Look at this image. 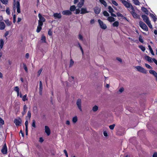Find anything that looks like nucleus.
I'll list each match as a JSON object with an SVG mask.
<instances>
[{
	"label": "nucleus",
	"mask_w": 157,
	"mask_h": 157,
	"mask_svg": "<svg viewBox=\"0 0 157 157\" xmlns=\"http://www.w3.org/2000/svg\"><path fill=\"white\" fill-rule=\"evenodd\" d=\"M135 68L137 70L141 73L146 74L147 73V71L145 70L143 67L140 66H137L135 67Z\"/></svg>",
	"instance_id": "1"
},
{
	"label": "nucleus",
	"mask_w": 157,
	"mask_h": 157,
	"mask_svg": "<svg viewBox=\"0 0 157 157\" xmlns=\"http://www.w3.org/2000/svg\"><path fill=\"white\" fill-rule=\"evenodd\" d=\"M16 0H13V5L14 6H16L17 9V12L18 13H21L20 9V4L19 1H16Z\"/></svg>",
	"instance_id": "2"
},
{
	"label": "nucleus",
	"mask_w": 157,
	"mask_h": 157,
	"mask_svg": "<svg viewBox=\"0 0 157 157\" xmlns=\"http://www.w3.org/2000/svg\"><path fill=\"white\" fill-rule=\"evenodd\" d=\"M38 17L39 18L38 23H39L40 25L42 24L43 25V22H45V19L44 17L42 16L40 13L38 14Z\"/></svg>",
	"instance_id": "3"
},
{
	"label": "nucleus",
	"mask_w": 157,
	"mask_h": 157,
	"mask_svg": "<svg viewBox=\"0 0 157 157\" xmlns=\"http://www.w3.org/2000/svg\"><path fill=\"white\" fill-rule=\"evenodd\" d=\"M122 2L126 7L129 8L130 10L131 9L132 7H133L131 4L125 0H123Z\"/></svg>",
	"instance_id": "4"
},
{
	"label": "nucleus",
	"mask_w": 157,
	"mask_h": 157,
	"mask_svg": "<svg viewBox=\"0 0 157 157\" xmlns=\"http://www.w3.org/2000/svg\"><path fill=\"white\" fill-rule=\"evenodd\" d=\"M140 26L145 31L148 30V28L147 26L142 21H140L139 22Z\"/></svg>",
	"instance_id": "5"
},
{
	"label": "nucleus",
	"mask_w": 157,
	"mask_h": 157,
	"mask_svg": "<svg viewBox=\"0 0 157 157\" xmlns=\"http://www.w3.org/2000/svg\"><path fill=\"white\" fill-rule=\"evenodd\" d=\"M98 22L99 23L101 28L104 29H106L107 26L106 25L103 23V22L100 20H98Z\"/></svg>",
	"instance_id": "6"
},
{
	"label": "nucleus",
	"mask_w": 157,
	"mask_h": 157,
	"mask_svg": "<svg viewBox=\"0 0 157 157\" xmlns=\"http://www.w3.org/2000/svg\"><path fill=\"white\" fill-rule=\"evenodd\" d=\"M1 152L3 154H6L7 153V148L6 144L3 145L1 150Z\"/></svg>",
	"instance_id": "7"
},
{
	"label": "nucleus",
	"mask_w": 157,
	"mask_h": 157,
	"mask_svg": "<svg viewBox=\"0 0 157 157\" xmlns=\"http://www.w3.org/2000/svg\"><path fill=\"white\" fill-rule=\"evenodd\" d=\"M131 7V9L130 10H131L130 11V13L134 18H137L138 16L136 13L135 12V11L133 7Z\"/></svg>",
	"instance_id": "8"
},
{
	"label": "nucleus",
	"mask_w": 157,
	"mask_h": 157,
	"mask_svg": "<svg viewBox=\"0 0 157 157\" xmlns=\"http://www.w3.org/2000/svg\"><path fill=\"white\" fill-rule=\"evenodd\" d=\"M22 121L21 119L20 118H19L18 119H15L14 121V123L17 126H20Z\"/></svg>",
	"instance_id": "9"
},
{
	"label": "nucleus",
	"mask_w": 157,
	"mask_h": 157,
	"mask_svg": "<svg viewBox=\"0 0 157 157\" xmlns=\"http://www.w3.org/2000/svg\"><path fill=\"white\" fill-rule=\"evenodd\" d=\"M76 105L80 111H82L81 100L80 99H78L77 100L76 102Z\"/></svg>",
	"instance_id": "10"
},
{
	"label": "nucleus",
	"mask_w": 157,
	"mask_h": 157,
	"mask_svg": "<svg viewBox=\"0 0 157 157\" xmlns=\"http://www.w3.org/2000/svg\"><path fill=\"white\" fill-rule=\"evenodd\" d=\"M80 10L81 12L80 13L81 14H85L89 12V11H87V8L86 7L81 8Z\"/></svg>",
	"instance_id": "11"
},
{
	"label": "nucleus",
	"mask_w": 157,
	"mask_h": 157,
	"mask_svg": "<svg viewBox=\"0 0 157 157\" xmlns=\"http://www.w3.org/2000/svg\"><path fill=\"white\" fill-rule=\"evenodd\" d=\"M45 132L48 136H49L50 134V130L49 127L47 126H45Z\"/></svg>",
	"instance_id": "12"
},
{
	"label": "nucleus",
	"mask_w": 157,
	"mask_h": 157,
	"mask_svg": "<svg viewBox=\"0 0 157 157\" xmlns=\"http://www.w3.org/2000/svg\"><path fill=\"white\" fill-rule=\"evenodd\" d=\"M142 17L143 20L146 23L150 21L149 20V18L148 17L145 15H142Z\"/></svg>",
	"instance_id": "13"
},
{
	"label": "nucleus",
	"mask_w": 157,
	"mask_h": 157,
	"mask_svg": "<svg viewBox=\"0 0 157 157\" xmlns=\"http://www.w3.org/2000/svg\"><path fill=\"white\" fill-rule=\"evenodd\" d=\"M84 0H80L77 5V7L79 8H81L84 4Z\"/></svg>",
	"instance_id": "14"
},
{
	"label": "nucleus",
	"mask_w": 157,
	"mask_h": 157,
	"mask_svg": "<svg viewBox=\"0 0 157 157\" xmlns=\"http://www.w3.org/2000/svg\"><path fill=\"white\" fill-rule=\"evenodd\" d=\"M62 14L64 15H69L71 14L72 13L70 10H66L62 12Z\"/></svg>",
	"instance_id": "15"
},
{
	"label": "nucleus",
	"mask_w": 157,
	"mask_h": 157,
	"mask_svg": "<svg viewBox=\"0 0 157 157\" xmlns=\"http://www.w3.org/2000/svg\"><path fill=\"white\" fill-rule=\"evenodd\" d=\"M53 16L55 19L58 18L60 19L61 18L62 16L60 13H55L53 14Z\"/></svg>",
	"instance_id": "16"
},
{
	"label": "nucleus",
	"mask_w": 157,
	"mask_h": 157,
	"mask_svg": "<svg viewBox=\"0 0 157 157\" xmlns=\"http://www.w3.org/2000/svg\"><path fill=\"white\" fill-rule=\"evenodd\" d=\"M5 27V25L4 22L0 21V29L3 30Z\"/></svg>",
	"instance_id": "17"
},
{
	"label": "nucleus",
	"mask_w": 157,
	"mask_h": 157,
	"mask_svg": "<svg viewBox=\"0 0 157 157\" xmlns=\"http://www.w3.org/2000/svg\"><path fill=\"white\" fill-rule=\"evenodd\" d=\"M145 59L148 61L149 62L151 63L153 62L152 59L147 56H145L144 57Z\"/></svg>",
	"instance_id": "18"
},
{
	"label": "nucleus",
	"mask_w": 157,
	"mask_h": 157,
	"mask_svg": "<svg viewBox=\"0 0 157 157\" xmlns=\"http://www.w3.org/2000/svg\"><path fill=\"white\" fill-rule=\"evenodd\" d=\"M94 11L96 14H98L100 12V9L98 7H95L94 9Z\"/></svg>",
	"instance_id": "19"
},
{
	"label": "nucleus",
	"mask_w": 157,
	"mask_h": 157,
	"mask_svg": "<svg viewBox=\"0 0 157 157\" xmlns=\"http://www.w3.org/2000/svg\"><path fill=\"white\" fill-rule=\"evenodd\" d=\"M27 108V107L26 105H25L23 106V111L22 112V116L24 115L26 112V110Z\"/></svg>",
	"instance_id": "20"
},
{
	"label": "nucleus",
	"mask_w": 157,
	"mask_h": 157,
	"mask_svg": "<svg viewBox=\"0 0 157 157\" xmlns=\"http://www.w3.org/2000/svg\"><path fill=\"white\" fill-rule=\"evenodd\" d=\"M150 73L153 75L155 77H157V73L153 70H150L149 71Z\"/></svg>",
	"instance_id": "21"
},
{
	"label": "nucleus",
	"mask_w": 157,
	"mask_h": 157,
	"mask_svg": "<svg viewBox=\"0 0 157 157\" xmlns=\"http://www.w3.org/2000/svg\"><path fill=\"white\" fill-rule=\"evenodd\" d=\"M43 25H40L39 23H38V25L37 27L36 31L37 33H39L42 29V26Z\"/></svg>",
	"instance_id": "22"
},
{
	"label": "nucleus",
	"mask_w": 157,
	"mask_h": 157,
	"mask_svg": "<svg viewBox=\"0 0 157 157\" xmlns=\"http://www.w3.org/2000/svg\"><path fill=\"white\" fill-rule=\"evenodd\" d=\"M141 10L145 14H146L147 15H148V10H147V9L146 8L144 7H142Z\"/></svg>",
	"instance_id": "23"
},
{
	"label": "nucleus",
	"mask_w": 157,
	"mask_h": 157,
	"mask_svg": "<svg viewBox=\"0 0 157 157\" xmlns=\"http://www.w3.org/2000/svg\"><path fill=\"white\" fill-rule=\"evenodd\" d=\"M108 20L109 22H112L115 21V19L112 17H109L108 18Z\"/></svg>",
	"instance_id": "24"
},
{
	"label": "nucleus",
	"mask_w": 157,
	"mask_h": 157,
	"mask_svg": "<svg viewBox=\"0 0 157 157\" xmlns=\"http://www.w3.org/2000/svg\"><path fill=\"white\" fill-rule=\"evenodd\" d=\"M150 16L153 19V21L155 22L157 20V18L152 13L150 14Z\"/></svg>",
	"instance_id": "25"
},
{
	"label": "nucleus",
	"mask_w": 157,
	"mask_h": 157,
	"mask_svg": "<svg viewBox=\"0 0 157 157\" xmlns=\"http://www.w3.org/2000/svg\"><path fill=\"white\" fill-rule=\"evenodd\" d=\"M4 45V41L3 39H0V49L2 48Z\"/></svg>",
	"instance_id": "26"
},
{
	"label": "nucleus",
	"mask_w": 157,
	"mask_h": 157,
	"mask_svg": "<svg viewBox=\"0 0 157 157\" xmlns=\"http://www.w3.org/2000/svg\"><path fill=\"white\" fill-rule=\"evenodd\" d=\"M76 8L75 6L74 5L71 6L70 8V11L71 12L75 11L76 10Z\"/></svg>",
	"instance_id": "27"
},
{
	"label": "nucleus",
	"mask_w": 157,
	"mask_h": 157,
	"mask_svg": "<svg viewBox=\"0 0 157 157\" xmlns=\"http://www.w3.org/2000/svg\"><path fill=\"white\" fill-rule=\"evenodd\" d=\"M31 117V113L30 111H29L27 113V116L26 117H27V119H30Z\"/></svg>",
	"instance_id": "28"
},
{
	"label": "nucleus",
	"mask_w": 157,
	"mask_h": 157,
	"mask_svg": "<svg viewBox=\"0 0 157 157\" xmlns=\"http://www.w3.org/2000/svg\"><path fill=\"white\" fill-rule=\"evenodd\" d=\"M119 25V23L118 21H116L113 24V27H117Z\"/></svg>",
	"instance_id": "29"
},
{
	"label": "nucleus",
	"mask_w": 157,
	"mask_h": 157,
	"mask_svg": "<svg viewBox=\"0 0 157 157\" xmlns=\"http://www.w3.org/2000/svg\"><path fill=\"white\" fill-rule=\"evenodd\" d=\"M98 109V107L97 105H95L92 108V110L94 112H96Z\"/></svg>",
	"instance_id": "30"
},
{
	"label": "nucleus",
	"mask_w": 157,
	"mask_h": 157,
	"mask_svg": "<svg viewBox=\"0 0 157 157\" xmlns=\"http://www.w3.org/2000/svg\"><path fill=\"white\" fill-rule=\"evenodd\" d=\"M14 90L17 92V96H18L19 94V88L18 87V86H16L14 88Z\"/></svg>",
	"instance_id": "31"
},
{
	"label": "nucleus",
	"mask_w": 157,
	"mask_h": 157,
	"mask_svg": "<svg viewBox=\"0 0 157 157\" xmlns=\"http://www.w3.org/2000/svg\"><path fill=\"white\" fill-rule=\"evenodd\" d=\"M100 2L103 4L105 7L107 6V3L104 0H100Z\"/></svg>",
	"instance_id": "32"
},
{
	"label": "nucleus",
	"mask_w": 157,
	"mask_h": 157,
	"mask_svg": "<svg viewBox=\"0 0 157 157\" xmlns=\"http://www.w3.org/2000/svg\"><path fill=\"white\" fill-rule=\"evenodd\" d=\"M74 61L72 59H71L70 60V63L69 65V67H71L73 65Z\"/></svg>",
	"instance_id": "33"
},
{
	"label": "nucleus",
	"mask_w": 157,
	"mask_h": 157,
	"mask_svg": "<svg viewBox=\"0 0 157 157\" xmlns=\"http://www.w3.org/2000/svg\"><path fill=\"white\" fill-rule=\"evenodd\" d=\"M108 9L109 12L110 13H113L114 12V10L110 6H109L108 7Z\"/></svg>",
	"instance_id": "34"
},
{
	"label": "nucleus",
	"mask_w": 157,
	"mask_h": 157,
	"mask_svg": "<svg viewBox=\"0 0 157 157\" xmlns=\"http://www.w3.org/2000/svg\"><path fill=\"white\" fill-rule=\"evenodd\" d=\"M78 120V118L77 116L73 117L72 118V121L74 123H76Z\"/></svg>",
	"instance_id": "35"
},
{
	"label": "nucleus",
	"mask_w": 157,
	"mask_h": 157,
	"mask_svg": "<svg viewBox=\"0 0 157 157\" xmlns=\"http://www.w3.org/2000/svg\"><path fill=\"white\" fill-rule=\"evenodd\" d=\"M134 3L136 5H139L140 4V2L138 0H133Z\"/></svg>",
	"instance_id": "36"
},
{
	"label": "nucleus",
	"mask_w": 157,
	"mask_h": 157,
	"mask_svg": "<svg viewBox=\"0 0 157 157\" xmlns=\"http://www.w3.org/2000/svg\"><path fill=\"white\" fill-rule=\"evenodd\" d=\"M148 47L149 48V50L150 51V52L151 53V54L152 55H154V52L151 46L150 45H149L148 46Z\"/></svg>",
	"instance_id": "37"
},
{
	"label": "nucleus",
	"mask_w": 157,
	"mask_h": 157,
	"mask_svg": "<svg viewBox=\"0 0 157 157\" xmlns=\"http://www.w3.org/2000/svg\"><path fill=\"white\" fill-rule=\"evenodd\" d=\"M41 40L43 42H46V38L45 36L42 35L41 36Z\"/></svg>",
	"instance_id": "38"
},
{
	"label": "nucleus",
	"mask_w": 157,
	"mask_h": 157,
	"mask_svg": "<svg viewBox=\"0 0 157 157\" xmlns=\"http://www.w3.org/2000/svg\"><path fill=\"white\" fill-rule=\"evenodd\" d=\"M4 4H7L8 2V0H0Z\"/></svg>",
	"instance_id": "39"
},
{
	"label": "nucleus",
	"mask_w": 157,
	"mask_h": 157,
	"mask_svg": "<svg viewBox=\"0 0 157 157\" xmlns=\"http://www.w3.org/2000/svg\"><path fill=\"white\" fill-rule=\"evenodd\" d=\"M80 8H78V9H76L75 12V13L76 14H77L80 13L81 12L80 10L79 9Z\"/></svg>",
	"instance_id": "40"
},
{
	"label": "nucleus",
	"mask_w": 157,
	"mask_h": 157,
	"mask_svg": "<svg viewBox=\"0 0 157 157\" xmlns=\"http://www.w3.org/2000/svg\"><path fill=\"white\" fill-rule=\"evenodd\" d=\"M27 96V94H26L22 97V99L23 101H25L28 100V99L26 98Z\"/></svg>",
	"instance_id": "41"
},
{
	"label": "nucleus",
	"mask_w": 157,
	"mask_h": 157,
	"mask_svg": "<svg viewBox=\"0 0 157 157\" xmlns=\"http://www.w3.org/2000/svg\"><path fill=\"white\" fill-rule=\"evenodd\" d=\"M103 15L105 16L109 17V14L106 11H104L103 13Z\"/></svg>",
	"instance_id": "42"
},
{
	"label": "nucleus",
	"mask_w": 157,
	"mask_h": 157,
	"mask_svg": "<svg viewBox=\"0 0 157 157\" xmlns=\"http://www.w3.org/2000/svg\"><path fill=\"white\" fill-rule=\"evenodd\" d=\"M139 48L143 52L145 50V48L142 45L139 46Z\"/></svg>",
	"instance_id": "43"
},
{
	"label": "nucleus",
	"mask_w": 157,
	"mask_h": 157,
	"mask_svg": "<svg viewBox=\"0 0 157 157\" xmlns=\"http://www.w3.org/2000/svg\"><path fill=\"white\" fill-rule=\"evenodd\" d=\"M23 67L24 69L25 70V71L27 72H28V69L27 67L26 66V64H25V63H23Z\"/></svg>",
	"instance_id": "44"
},
{
	"label": "nucleus",
	"mask_w": 157,
	"mask_h": 157,
	"mask_svg": "<svg viewBox=\"0 0 157 157\" xmlns=\"http://www.w3.org/2000/svg\"><path fill=\"white\" fill-rule=\"evenodd\" d=\"M146 24L151 29L152 28V26L150 21L147 22L146 23Z\"/></svg>",
	"instance_id": "45"
},
{
	"label": "nucleus",
	"mask_w": 157,
	"mask_h": 157,
	"mask_svg": "<svg viewBox=\"0 0 157 157\" xmlns=\"http://www.w3.org/2000/svg\"><path fill=\"white\" fill-rule=\"evenodd\" d=\"M4 124V121L0 117V125H2Z\"/></svg>",
	"instance_id": "46"
},
{
	"label": "nucleus",
	"mask_w": 157,
	"mask_h": 157,
	"mask_svg": "<svg viewBox=\"0 0 157 157\" xmlns=\"http://www.w3.org/2000/svg\"><path fill=\"white\" fill-rule=\"evenodd\" d=\"M139 41L141 43H143L144 40L142 38V37L141 36H140L139 37Z\"/></svg>",
	"instance_id": "47"
},
{
	"label": "nucleus",
	"mask_w": 157,
	"mask_h": 157,
	"mask_svg": "<svg viewBox=\"0 0 157 157\" xmlns=\"http://www.w3.org/2000/svg\"><path fill=\"white\" fill-rule=\"evenodd\" d=\"M26 121L25 123V128H28V119H27V117H26Z\"/></svg>",
	"instance_id": "48"
},
{
	"label": "nucleus",
	"mask_w": 157,
	"mask_h": 157,
	"mask_svg": "<svg viewBox=\"0 0 157 157\" xmlns=\"http://www.w3.org/2000/svg\"><path fill=\"white\" fill-rule=\"evenodd\" d=\"M145 67L148 69H150L152 68V67L150 65H149V64H147L145 63Z\"/></svg>",
	"instance_id": "49"
},
{
	"label": "nucleus",
	"mask_w": 157,
	"mask_h": 157,
	"mask_svg": "<svg viewBox=\"0 0 157 157\" xmlns=\"http://www.w3.org/2000/svg\"><path fill=\"white\" fill-rule=\"evenodd\" d=\"M115 126V124H113L112 125H110L109 126V128L110 129L113 130L114 129Z\"/></svg>",
	"instance_id": "50"
},
{
	"label": "nucleus",
	"mask_w": 157,
	"mask_h": 157,
	"mask_svg": "<svg viewBox=\"0 0 157 157\" xmlns=\"http://www.w3.org/2000/svg\"><path fill=\"white\" fill-rule=\"evenodd\" d=\"M6 13L8 14L9 15L10 13V10L9 8H7L6 10Z\"/></svg>",
	"instance_id": "51"
},
{
	"label": "nucleus",
	"mask_w": 157,
	"mask_h": 157,
	"mask_svg": "<svg viewBox=\"0 0 157 157\" xmlns=\"http://www.w3.org/2000/svg\"><path fill=\"white\" fill-rule=\"evenodd\" d=\"M42 70L43 69L41 68L40 70L38 71V76H39L41 73Z\"/></svg>",
	"instance_id": "52"
},
{
	"label": "nucleus",
	"mask_w": 157,
	"mask_h": 157,
	"mask_svg": "<svg viewBox=\"0 0 157 157\" xmlns=\"http://www.w3.org/2000/svg\"><path fill=\"white\" fill-rule=\"evenodd\" d=\"M5 22L8 26L10 25L11 24V22L9 21V20H7L5 21Z\"/></svg>",
	"instance_id": "53"
},
{
	"label": "nucleus",
	"mask_w": 157,
	"mask_h": 157,
	"mask_svg": "<svg viewBox=\"0 0 157 157\" xmlns=\"http://www.w3.org/2000/svg\"><path fill=\"white\" fill-rule=\"evenodd\" d=\"M32 126L34 128L36 127L35 121L34 120H33V121Z\"/></svg>",
	"instance_id": "54"
},
{
	"label": "nucleus",
	"mask_w": 157,
	"mask_h": 157,
	"mask_svg": "<svg viewBox=\"0 0 157 157\" xmlns=\"http://www.w3.org/2000/svg\"><path fill=\"white\" fill-rule=\"evenodd\" d=\"M112 2L113 4L114 5L116 6H117L118 5L117 3L115 1L112 0Z\"/></svg>",
	"instance_id": "55"
},
{
	"label": "nucleus",
	"mask_w": 157,
	"mask_h": 157,
	"mask_svg": "<svg viewBox=\"0 0 157 157\" xmlns=\"http://www.w3.org/2000/svg\"><path fill=\"white\" fill-rule=\"evenodd\" d=\"M78 39L81 40H83V36H82L81 35V34H79V35H78Z\"/></svg>",
	"instance_id": "56"
},
{
	"label": "nucleus",
	"mask_w": 157,
	"mask_h": 157,
	"mask_svg": "<svg viewBox=\"0 0 157 157\" xmlns=\"http://www.w3.org/2000/svg\"><path fill=\"white\" fill-rule=\"evenodd\" d=\"M74 77L71 76L69 78V80L70 81L72 82L73 81V80L74 79Z\"/></svg>",
	"instance_id": "57"
},
{
	"label": "nucleus",
	"mask_w": 157,
	"mask_h": 157,
	"mask_svg": "<svg viewBox=\"0 0 157 157\" xmlns=\"http://www.w3.org/2000/svg\"><path fill=\"white\" fill-rule=\"evenodd\" d=\"M52 31H51V29H49V30L48 31V34L49 36H52Z\"/></svg>",
	"instance_id": "58"
},
{
	"label": "nucleus",
	"mask_w": 157,
	"mask_h": 157,
	"mask_svg": "<svg viewBox=\"0 0 157 157\" xmlns=\"http://www.w3.org/2000/svg\"><path fill=\"white\" fill-rule=\"evenodd\" d=\"M16 16L15 14H14L13 16V23H15L16 22Z\"/></svg>",
	"instance_id": "59"
},
{
	"label": "nucleus",
	"mask_w": 157,
	"mask_h": 157,
	"mask_svg": "<svg viewBox=\"0 0 157 157\" xmlns=\"http://www.w3.org/2000/svg\"><path fill=\"white\" fill-rule=\"evenodd\" d=\"M64 153H65V155L66 157H68V154L67 152V151L66 150H64L63 151Z\"/></svg>",
	"instance_id": "60"
},
{
	"label": "nucleus",
	"mask_w": 157,
	"mask_h": 157,
	"mask_svg": "<svg viewBox=\"0 0 157 157\" xmlns=\"http://www.w3.org/2000/svg\"><path fill=\"white\" fill-rule=\"evenodd\" d=\"M20 134H21V136L22 137H24V133L22 132V130H21L20 132Z\"/></svg>",
	"instance_id": "61"
},
{
	"label": "nucleus",
	"mask_w": 157,
	"mask_h": 157,
	"mask_svg": "<svg viewBox=\"0 0 157 157\" xmlns=\"http://www.w3.org/2000/svg\"><path fill=\"white\" fill-rule=\"evenodd\" d=\"M103 134L105 136H108L107 133L105 131L103 132Z\"/></svg>",
	"instance_id": "62"
},
{
	"label": "nucleus",
	"mask_w": 157,
	"mask_h": 157,
	"mask_svg": "<svg viewBox=\"0 0 157 157\" xmlns=\"http://www.w3.org/2000/svg\"><path fill=\"white\" fill-rule=\"evenodd\" d=\"M152 60L157 65V60L154 58L152 59Z\"/></svg>",
	"instance_id": "63"
},
{
	"label": "nucleus",
	"mask_w": 157,
	"mask_h": 157,
	"mask_svg": "<svg viewBox=\"0 0 157 157\" xmlns=\"http://www.w3.org/2000/svg\"><path fill=\"white\" fill-rule=\"evenodd\" d=\"M152 157H157V153H154Z\"/></svg>",
	"instance_id": "64"
}]
</instances>
